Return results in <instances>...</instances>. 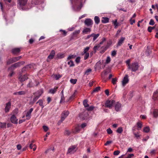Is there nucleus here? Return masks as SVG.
Returning a JSON list of instances; mask_svg holds the SVG:
<instances>
[{
	"label": "nucleus",
	"instance_id": "nucleus-1",
	"mask_svg": "<svg viewBox=\"0 0 158 158\" xmlns=\"http://www.w3.org/2000/svg\"><path fill=\"white\" fill-rule=\"evenodd\" d=\"M139 68V64L137 62H134L131 64V66H129L128 69L131 70L132 72H135L138 70Z\"/></svg>",
	"mask_w": 158,
	"mask_h": 158
},
{
	"label": "nucleus",
	"instance_id": "nucleus-2",
	"mask_svg": "<svg viewBox=\"0 0 158 158\" xmlns=\"http://www.w3.org/2000/svg\"><path fill=\"white\" fill-rule=\"evenodd\" d=\"M25 62L22 61L16 63L12 64L10 67L8 68V70H14L15 69L20 67L21 65L24 64Z\"/></svg>",
	"mask_w": 158,
	"mask_h": 158
},
{
	"label": "nucleus",
	"instance_id": "nucleus-3",
	"mask_svg": "<svg viewBox=\"0 0 158 158\" xmlns=\"http://www.w3.org/2000/svg\"><path fill=\"white\" fill-rule=\"evenodd\" d=\"M89 114L86 110H84L83 112L80 113L79 114V117L82 120H84L86 119L88 117Z\"/></svg>",
	"mask_w": 158,
	"mask_h": 158
},
{
	"label": "nucleus",
	"instance_id": "nucleus-4",
	"mask_svg": "<svg viewBox=\"0 0 158 158\" xmlns=\"http://www.w3.org/2000/svg\"><path fill=\"white\" fill-rule=\"evenodd\" d=\"M28 0H18V4L19 8L23 9V7L27 4Z\"/></svg>",
	"mask_w": 158,
	"mask_h": 158
},
{
	"label": "nucleus",
	"instance_id": "nucleus-5",
	"mask_svg": "<svg viewBox=\"0 0 158 158\" xmlns=\"http://www.w3.org/2000/svg\"><path fill=\"white\" fill-rule=\"evenodd\" d=\"M84 23L87 27H91L92 26L93 23V20L87 18L85 20Z\"/></svg>",
	"mask_w": 158,
	"mask_h": 158
},
{
	"label": "nucleus",
	"instance_id": "nucleus-6",
	"mask_svg": "<svg viewBox=\"0 0 158 158\" xmlns=\"http://www.w3.org/2000/svg\"><path fill=\"white\" fill-rule=\"evenodd\" d=\"M22 48H14L11 50V52L14 55H18L20 52Z\"/></svg>",
	"mask_w": 158,
	"mask_h": 158
},
{
	"label": "nucleus",
	"instance_id": "nucleus-7",
	"mask_svg": "<svg viewBox=\"0 0 158 158\" xmlns=\"http://www.w3.org/2000/svg\"><path fill=\"white\" fill-rule=\"evenodd\" d=\"M55 54V51L52 50L51 52L49 55L48 56L47 59V62H49L50 60L52 59Z\"/></svg>",
	"mask_w": 158,
	"mask_h": 158
},
{
	"label": "nucleus",
	"instance_id": "nucleus-8",
	"mask_svg": "<svg viewBox=\"0 0 158 158\" xmlns=\"http://www.w3.org/2000/svg\"><path fill=\"white\" fill-rule=\"evenodd\" d=\"M115 102L114 100H112L111 101L110 100L107 101L105 103V107H108L109 108H111L113 106V104Z\"/></svg>",
	"mask_w": 158,
	"mask_h": 158
},
{
	"label": "nucleus",
	"instance_id": "nucleus-9",
	"mask_svg": "<svg viewBox=\"0 0 158 158\" xmlns=\"http://www.w3.org/2000/svg\"><path fill=\"white\" fill-rule=\"evenodd\" d=\"M16 57H13L11 58L8 59L6 62L7 65L13 63L17 61Z\"/></svg>",
	"mask_w": 158,
	"mask_h": 158
},
{
	"label": "nucleus",
	"instance_id": "nucleus-10",
	"mask_svg": "<svg viewBox=\"0 0 158 158\" xmlns=\"http://www.w3.org/2000/svg\"><path fill=\"white\" fill-rule=\"evenodd\" d=\"M76 146L75 145L70 146L68 149V152L71 154L73 153L76 151Z\"/></svg>",
	"mask_w": 158,
	"mask_h": 158
},
{
	"label": "nucleus",
	"instance_id": "nucleus-11",
	"mask_svg": "<svg viewBox=\"0 0 158 158\" xmlns=\"http://www.w3.org/2000/svg\"><path fill=\"white\" fill-rule=\"evenodd\" d=\"M128 77V75H126L124 77L122 81V84L123 86H124L128 82L129 80Z\"/></svg>",
	"mask_w": 158,
	"mask_h": 158
},
{
	"label": "nucleus",
	"instance_id": "nucleus-12",
	"mask_svg": "<svg viewBox=\"0 0 158 158\" xmlns=\"http://www.w3.org/2000/svg\"><path fill=\"white\" fill-rule=\"evenodd\" d=\"M69 114V112L68 111H63L61 114V118L62 119V120H64L67 117Z\"/></svg>",
	"mask_w": 158,
	"mask_h": 158
},
{
	"label": "nucleus",
	"instance_id": "nucleus-13",
	"mask_svg": "<svg viewBox=\"0 0 158 158\" xmlns=\"http://www.w3.org/2000/svg\"><path fill=\"white\" fill-rule=\"evenodd\" d=\"M11 103L10 102H8L6 104V106L5 108V111L6 113L9 111L10 109L11 108Z\"/></svg>",
	"mask_w": 158,
	"mask_h": 158
},
{
	"label": "nucleus",
	"instance_id": "nucleus-14",
	"mask_svg": "<svg viewBox=\"0 0 158 158\" xmlns=\"http://www.w3.org/2000/svg\"><path fill=\"white\" fill-rule=\"evenodd\" d=\"M18 78L20 82H23L27 80L28 78V77H27V75L26 74L24 75L23 76L22 75H20L19 77Z\"/></svg>",
	"mask_w": 158,
	"mask_h": 158
},
{
	"label": "nucleus",
	"instance_id": "nucleus-15",
	"mask_svg": "<svg viewBox=\"0 0 158 158\" xmlns=\"http://www.w3.org/2000/svg\"><path fill=\"white\" fill-rule=\"evenodd\" d=\"M18 119L14 114L10 118V120L11 123L15 124L18 123Z\"/></svg>",
	"mask_w": 158,
	"mask_h": 158
},
{
	"label": "nucleus",
	"instance_id": "nucleus-16",
	"mask_svg": "<svg viewBox=\"0 0 158 158\" xmlns=\"http://www.w3.org/2000/svg\"><path fill=\"white\" fill-rule=\"evenodd\" d=\"M33 108H31L30 110L27 112L26 114V117H27V119L29 120L31 118V113L33 110Z\"/></svg>",
	"mask_w": 158,
	"mask_h": 158
},
{
	"label": "nucleus",
	"instance_id": "nucleus-17",
	"mask_svg": "<svg viewBox=\"0 0 158 158\" xmlns=\"http://www.w3.org/2000/svg\"><path fill=\"white\" fill-rule=\"evenodd\" d=\"M125 40V38L124 37H121L120 39L118 40V43L117 44V46H121Z\"/></svg>",
	"mask_w": 158,
	"mask_h": 158
},
{
	"label": "nucleus",
	"instance_id": "nucleus-18",
	"mask_svg": "<svg viewBox=\"0 0 158 158\" xmlns=\"http://www.w3.org/2000/svg\"><path fill=\"white\" fill-rule=\"evenodd\" d=\"M110 72L109 69L105 70L103 72L101 73V77L103 79L105 78V76L107 75Z\"/></svg>",
	"mask_w": 158,
	"mask_h": 158
},
{
	"label": "nucleus",
	"instance_id": "nucleus-19",
	"mask_svg": "<svg viewBox=\"0 0 158 158\" xmlns=\"http://www.w3.org/2000/svg\"><path fill=\"white\" fill-rule=\"evenodd\" d=\"M26 94V92L24 91H21L17 92L14 93V95H24Z\"/></svg>",
	"mask_w": 158,
	"mask_h": 158
},
{
	"label": "nucleus",
	"instance_id": "nucleus-20",
	"mask_svg": "<svg viewBox=\"0 0 158 158\" xmlns=\"http://www.w3.org/2000/svg\"><path fill=\"white\" fill-rule=\"evenodd\" d=\"M34 141L33 140L31 141V143L28 144L27 145H29V147L30 149H33L34 151L35 150L36 148L35 147V144H33V143L34 142Z\"/></svg>",
	"mask_w": 158,
	"mask_h": 158
},
{
	"label": "nucleus",
	"instance_id": "nucleus-21",
	"mask_svg": "<svg viewBox=\"0 0 158 158\" xmlns=\"http://www.w3.org/2000/svg\"><path fill=\"white\" fill-rule=\"evenodd\" d=\"M133 133L134 135L135 138L138 139H140L141 135L140 134L139 132H133Z\"/></svg>",
	"mask_w": 158,
	"mask_h": 158
},
{
	"label": "nucleus",
	"instance_id": "nucleus-22",
	"mask_svg": "<svg viewBox=\"0 0 158 158\" xmlns=\"http://www.w3.org/2000/svg\"><path fill=\"white\" fill-rule=\"evenodd\" d=\"M58 88V87H55L53 89H50L49 91V93L52 94H55Z\"/></svg>",
	"mask_w": 158,
	"mask_h": 158
},
{
	"label": "nucleus",
	"instance_id": "nucleus-23",
	"mask_svg": "<svg viewBox=\"0 0 158 158\" xmlns=\"http://www.w3.org/2000/svg\"><path fill=\"white\" fill-rule=\"evenodd\" d=\"M121 106V104L117 102L115 105V110L117 111H118L120 110Z\"/></svg>",
	"mask_w": 158,
	"mask_h": 158
},
{
	"label": "nucleus",
	"instance_id": "nucleus-24",
	"mask_svg": "<svg viewBox=\"0 0 158 158\" xmlns=\"http://www.w3.org/2000/svg\"><path fill=\"white\" fill-rule=\"evenodd\" d=\"M43 92V90L42 89H40L37 91L34 94L39 96V97L41 95Z\"/></svg>",
	"mask_w": 158,
	"mask_h": 158
},
{
	"label": "nucleus",
	"instance_id": "nucleus-25",
	"mask_svg": "<svg viewBox=\"0 0 158 158\" xmlns=\"http://www.w3.org/2000/svg\"><path fill=\"white\" fill-rule=\"evenodd\" d=\"M152 98L154 100H158V91H156L154 92Z\"/></svg>",
	"mask_w": 158,
	"mask_h": 158
},
{
	"label": "nucleus",
	"instance_id": "nucleus-26",
	"mask_svg": "<svg viewBox=\"0 0 158 158\" xmlns=\"http://www.w3.org/2000/svg\"><path fill=\"white\" fill-rule=\"evenodd\" d=\"M101 21L102 23H106L109 22V19L107 17H102Z\"/></svg>",
	"mask_w": 158,
	"mask_h": 158
},
{
	"label": "nucleus",
	"instance_id": "nucleus-27",
	"mask_svg": "<svg viewBox=\"0 0 158 158\" xmlns=\"http://www.w3.org/2000/svg\"><path fill=\"white\" fill-rule=\"evenodd\" d=\"M39 103V105L41 106L42 109H43L44 106L43 104V101L42 99H40L39 101L36 103V104Z\"/></svg>",
	"mask_w": 158,
	"mask_h": 158
},
{
	"label": "nucleus",
	"instance_id": "nucleus-28",
	"mask_svg": "<svg viewBox=\"0 0 158 158\" xmlns=\"http://www.w3.org/2000/svg\"><path fill=\"white\" fill-rule=\"evenodd\" d=\"M56 56L58 59H61L64 57V55L61 53H59L57 54Z\"/></svg>",
	"mask_w": 158,
	"mask_h": 158
},
{
	"label": "nucleus",
	"instance_id": "nucleus-29",
	"mask_svg": "<svg viewBox=\"0 0 158 158\" xmlns=\"http://www.w3.org/2000/svg\"><path fill=\"white\" fill-rule=\"evenodd\" d=\"M91 31L90 28H85L82 31L83 33L87 34L88 32H90Z\"/></svg>",
	"mask_w": 158,
	"mask_h": 158
},
{
	"label": "nucleus",
	"instance_id": "nucleus-30",
	"mask_svg": "<svg viewBox=\"0 0 158 158\" xmlns=\"http://www.w3.org/2000/svg\"><path fill=\"white\" fill-rule=\"evenodd\" d=\"M153 115L154 118H157L158 117V109H156L154 110Z\"/></svg>",
	"mask_w": 158,
	"mask_h": 158
},
{
	"label": "nucleus",
	"instance_id": "nucleus-31",
	"mask_svg": "<svg viewBox=\"0 0 158 158\" xmlns=\"http://www.w3.org/2000/svg\"><path fill=\"white\" fill-rule=\"evenodd\" d=\"M94 20L95 23L98 24L99 23L100 20L99 17L98 16H95L94 18Z\"/></svg>",
	"mask_w": 158,
	"mask_h": 158
},
{
	"label": "nucleus",
	"instance_id": "nucleus-32",
	"mask_svg": "<svg viewBox=\"0 0 158 158\" xmlns=\"http://www.w3.org/2000/svg\"><path fill=\"white\" fill-rule=\"evenodd\" d=\"M92 37H93V41H94L99 36V34H95L94 33L92 34Z\"/></svg>",
	"mask_w": 158,
	"mask_h": 158
},
{
	"label": "nucleus",
	"instance_id": "nucleus-33",
	"mask_svg": "<svg viewBox=\"0 0 158 158\" xmlns=\"http://www.w3.org/2000/svg\"><path fill=\"white\" fill-rule=\"evenodd\" d=\"M112 23L114 26V28H117L118 26L119 25V23H117V19H116L114 20H113L112 21Z\"/></svg>",
	"mask_w": 158,
	"mask_h": 158
},
{
	"label": "nucleus",
	"instance_id": "nucleus-34",
	"mask_svg": "<svg viewBox=\"0 0 158 158\" xmlns=\"http://www.w3.org/2000/svg\"><path fill=\"white\" fill-rule=\"evenodd\" d=\"M83 104L85 107H88L89 106V105L88 103V100L87 99H85L83 101Z\"/></svg>",
	"mask_w": 158,
	"mask_h": 158
},
{
	"label": "nucleus",
	"instance_id": "nucleus-35",
	"mask_svg": "<svg viewBox=\"0 0 158 158\" xmlns=\"http://www.w3.org/2000/svg\"><path fill=\"white\" fill-rule=\"evenodd\" d=\"M34 86L33 84L32 81L31 80L29 81V83L27 85V87L28 88H31Z\"/></svg>",
	"mask_w": 158,
	"mask_h": 158
},
{
	"label": "nucleus",
	"instance_id": "nucleus-36",
	"mask_svg": "<svg viewBox=\"0 0 158 158\" xmlns=\"http://www.w3.org/2000/svg\"><path fill=\"white\" fill-rule=\"evenodd\" d=\"M40 97L39 96H38L35 95V96L33 98V101L31 102L32 104H34L39 98Z\"/></svg>",
	"mask_w": 158,
	"mask_h": 158
},
{
	"label": "nucleus",
	"instance_id": "nucleus-37",
	"mask_svg": "<svg viewBox=\"0 0 158 158\" xmlns=\"http://www.w3.org/2000/svg\"><path fill=\"white\" fill-rule=\"evenodd\" d=\"M68 64L70 67H73L74 66V64L73 61L70 60L68 62Z\"/></svg>",
	"mask_w": 158,
	"mask_h": 158
},
{
	"label": "nucleus",
	"instance_id": "nucleus-38",
	"mask_svg": "<svg viewBox=\"0 0 158 158\" xmlns=\"http://www.w3.org/2000/svg\"><path fill=\"white\" fill-rule=\"evenodd\" d=\"M149 131L150 128L148 127H144L143 130V131L146 133H148Z\"/></svg>",
	"mask_w": 158,
	"mask_h": 158
},
{
	"label": "nucleus",
	"instance_id": "nucleus-39",
	"mask_svg": "<svg viewBox=\"0 0 158 158\" xmlns=\"http://www.w3.org/2000/svg\"><path fill=\"white\" fill-rule=\"evenodd\" d=\"M92 70L90 69H87L85 72V75H89V73L91 72Z\"/></svg>",
	"mask_w": 158,
	"mask_h": 158
},
{
	"label": "nucleus",
	"instance_id": "nucleus-40",
	"mask_svg": "<svg viewBox=\"0 0 158 158\" xmlns=\"http://www.w3.org/2000/svg\"><path fill=\"white\" fill-rule=\"evenodd\" d=\"M100 89L101 88L99 86L96 87L93 90L92 93L98 92L99 90H100Z\"/></svg>",
	"mask_w": 158,
	"mask_h": 158
},
{
	"label": "nucleus",
	"instance_id": "nucleus-41",
	"mask_svg": "<svg viewBox=\"0 0 158 158\" xmlns=\"http://www.w3.org/2000/svg\"><path fill=\"white\" fill-rule=\"evenodd\" d=\"M123 131V129L122 127H118L116 130V132L119 133H121Z\"/></svg>",
	"mask_w": 158,
	"mask_h": 158
},
{
	"label": "nucleus",
	"instance_id": "nucleus-42",
	"mask_svg": "<svg viewBox=\"0 0 158 158\" xmlns=\"http://www.w3.org/2000/svg\"><path fill=\"white\" fill-rule=\"evenodd\" d=\"M94 108V107L91 106L86 108V110L88 111H92L93 110Z\"/></svg>",
	"mask_w": 158,
	"mask_h": 158
},
{
	"label": "nucleus",
	"instance_id": "nucleus-43",
	"mask_svg": "<svg viewBox=\"0 0 158 158\" xmlns=\"http://www.w3.org/2000/svg\"><path fill=\"white\" fill-rule=\"evenodd\" d=\"M137 127H138V130H139V128H141L142 127V124L140 122H138L137 123Z\"/></svg>",
	"mask_w": 158,
	"mask_h": 158
},
{
	"label": "nucleus",
	"instance_id": "nucleus-44",
	"mask_svg": "<svg viewBox=\"0 0 158 158\" xmlns=\"http://www.w3.org/2000/svg\"><path fill=\"white\" fill-rule=\"evenodd\" d=\"M60 31L61 32V34H62L63 36H65L66 35L67 32L65 30H60Z\"/></svg>",
	"mask_w": 158,
	"mask_h": 158
},
{
	"label": "nucleus",
	"instance_id": "nucleus-45",
	"mask_svg": "<svg viewBox=\"0 0 158 158\" xmlns=\"http://www.w3.org/2000/svg\"><path fill=\"white\" fill-rule=\"evenodd\" d=\"M90 48L89 47H87L85 48H84V53H89L88 52H87L89 51Z\"/></svg>",
	"mask_w": 158,
	"mask_h": 158
},
{
	"label": "nucleus",
	"instance_id": "nucleus-46",
	"mask_svg": "<svg viewBox=\"0 0 158 158\" xmlns=\"http://www.w3.org/2000/svg\"><path fill=\"white\" fill-rule=\"evenodd\" d=\"M100 47V45L99 44H98L97 45L95 46L93 48V50L95 52L97 50H98L99 47Z\"/></svg>",
	"mask_w": 158,
	"mask_h": 158
},
{
	"label": "nucleus",
	"instance_id": "nucleus-47",
	"mask_svg": "<svg viewBox=\"0 0 158 158\" xmlns=\"http://www.w3.org/2000/svg\"><path fill=\"white\" fill-rule=\"evenodd\" d=\"M54 76L55 79L56 80H58L62 77V75L59 74L58 75H54Z\"/></svg>",
	"mask_w": 158,
	"mask_h": 158
},
{
	"label": "nucleus",
	"instance_id": "nucleus-48",
	"mask_svg": "<svg viewBox=\"0 0 158 158\" xmlns=\"http://www.w3.org/2000/svg\"><path fill=\"white\" fill-rule=\"evenodd\" d=\"M76 55H71L69 56L67 58V59L68 60H70L71 59L74 58L76 57Z\"/></svg>",
	"mask_w": 158,
	"mask_h": 158
},
{
	"label": "nucleus",
	"instance_id": "nucleus-49",
	"mask_svg": "<svg viewBox=\"0 0 158 158\" xmlns=\"http://www.w3.org/2000/svg\"><path fill=\"white\" fill-rule=\"evenodd\" d=\"M77 81V79H72L70 80V82L73 84H75Z\"/></svg>",
	"mask_w": 158,
	"mask_h": 158
},
{
	"label": "nucleus",
	"instance_id": "nucleus-50",
	"mask_svg": "<svg viewBox=\"0 0 158 158\" xmlns=\"http://www.w3.org/2000/svg\"><path fill=\"white\" fill-rule=\"evenodd\" d=\"M6 123H2L0 122V127L1 128H3L6 127Z\"/></svg>",
	"mask_w": 158,
	"mask_h": 158
},
{
	"label": "nucleus",
	"instance_id": "nucleus-51",
	"mask_svg": "<svg viewBox=\"0 0 158 158\" xmlns=\"http://www.w3.org/2000/svg\"><path fill=\"white\" fill-rule=\"evenodd\" d=\"M10 70L11 72L8 75V76L10 77H12L13 75L15 74V73L14 72V70Z\"/></svg>",
	"mask_w": 158,
	"mask_h": 158
},
{
	"label": "nucleus",
	"instance_id": "nucleus-52",
	"mask_svg": "<svg viewBox=\"0 0 158 158\" xmlns=\"http://www.w3.org/2000/svg\"><path fill=\"white\" fill-rule=\"evenodd\" d=\"M108 48V47L107 46L105 47H104L103 48V50L102 51H101L100 53H104L106 51V50Z\"/></svg>",
	"mask_w": 158,
	"mask_h": 158
},
{
	"label": "nucleus",
	"instance_id": "nucleus-53",
	"mask_svg": "<svg viewBox=\"0 0 158 158\" xmlns=\"http://www.w3.org/2000/svg\"><path fill=\"white\" fill-rule=\"evenodd\" d=\"M126 64L128 67V69L129 68V66H131V64H130V60H127L126 62Z\"/></svg>",
	"mask_w": 158,
	"mask_h": 158
},
{
	"label": "nucleus",
	"instance_id": "nucleus-54",
	"mask_svg": "<svg viewBox=\"0 0 158 158\" xmlns=\"http://www.w3.org/2000/svg\"><path fill=\"white\" fill-rule=\"evenodd\" d=\"M111 59L110 56H107L106 60V64H108L110 62V61Z\"/></svg>",
	"mask_w": 158,
	"mask_h": 158
},
{
	"label": "nucleus",
	"instance_id": "nucleus-55",
	"mask_svg": "<svg viewBox=\"0 0 158 158\" xmlns=\"http://www.w3.org/2000/svg\"><path fill=\"white\" fill-rule=\"evenodd\" d=\"M106 131L108 134H110L112 133V131L110 128H109L106 130Z\"/></svg>",
	"mask_w": 158,
	"mask_h": 158
},
{
	"label": "nucleus",
	"instance_id": "nucleus-56",
	"mask_svg": "<svg viewBox=\"0 0 158 158\" xmlns=\"http://www.w3.org/2000/svg\"><path fill=\"white\" fill-rule=\"evenodd\" d=\"M117 79L116 78L112 79V82L113 85H115L116 84V82L117 81Z\"/></svg>",
	"mask_w": 158,
	"mask_h": 158
},
{
	"label": "nucleus",
	"instance_id": "nucleus-57",
	"mask_svg": "<svg viewBox=\"0 0 158 158\" xmlns=\"http://www.w3.org/2000/svg\"><path fill=\"white\" fill-rule=\"evenodd\" d=\"M89 56V53H85V56H84V60H87Z\"/></svg>",
	"mask_w": 158,
	"mask_h": 158
},
{
	"label": "nucleus",
	"instance_id": "nucleus-58",
	"mask_svg": "<svg viewBox=\"0 0 158 158\" xmlns=\"http://www.w3.org/2000/svg\"><path fill=\"white\" fill-rule=\"evenodd\" d=\"M65 98L64 95H61V100L60 102L61 103L62 102H64Z\"/></svg>",
	"mask_w": 158,
	"mask_h": 158
},
{
	"label": "nucleus",
	"instance_id": "nucleus-59",
	"mask_svg": "<svg viewBox=\"0 0 158 158\" xmlns=\"http://www.w3.org/2000/svg\"><path fill=\"white\" fill-rule=\"evenodd\" d=\"M75 92L76 91L73 93V94L69 98V100H72L73 99H74V98L75 97Z\"/></svg>",
	"mask_w": 158,
	"mask_h": 158
},
{
	"label": "nucleus",
	"instance_id": "nucleus-60",
	"mask_svg": "<svg viewBox=\"0 0 158 158\" xmlns=\"http://www.w3.org/2000/svg\"><path fill=\"white\" fill-rule=\"evenodd\" d=\"M80 31L79 30L75 31L73 32V35H75L78 34L80 33Z\"/></svg>",
	"mask_w": 158,
	"mask_h": 158
},
{
	"label": "nucleus",
	"instance_id": "nucleus-61",
	"mask_svg": "<svg viewBox=\"0 0 158 158\" xmlns=\"http://www.w3.org/2000/svg\"><path fill=\"white\" fill-rule=\"evenodd\" d=\"M120 152V151H119L118 150L115 151L113 153V154L114 155L117 156V155H119Z\"/></svg>",
	"mask_w": 158,
	"mask_h": 158
},
{
	"label": "nucleus",
	"instance_id": "nucleus-62",
	"mask_svg": "<svg viewBox=\"0 0 158 158\" xmlns=\"http://www.w3.org/2000/svg\"><path fill=\"white\" fill-rule=\"evenodd\" d=\"M80 126L79 125L77 126L76 128V130L77 132H79L80 130Z\"/></svg>",
	"mask_w": 158,
	"mask_h": 158
},
{
	"label": "nucleus",
	"instance_id": "nucleus-63",
	"mask_svg": "<svg viewBox=\"0 0 158 158\" xmlns=\"http://www.w3.org/2000/svg\"><path fill=\"white\" fill-rule=\"evenodd\" d=\"M155 24L154 21L152 19H151L149 23V24L151 25H153Z\"/></svg>",
	"mask_w": 158,
	"mask_h": 158
},
{
	"label": "nucleus",
	"instance_id": "nucleus-64",
	"mask_svg": "<svg viewBox=\"0 0 158 158\" xmlns=\"http://www.w3.org/2000/svg\"><path fill=\"white\" fill-rule=\"evenodd\" d=\"M80 57H77L75 60L76 62L78 64L80 61Z\"/></svg>",
	"mask_w": 158,
	"mask_h": 158
}]
</instances>
